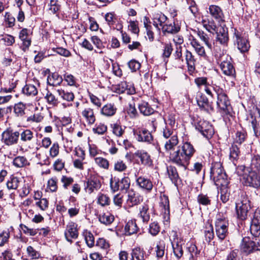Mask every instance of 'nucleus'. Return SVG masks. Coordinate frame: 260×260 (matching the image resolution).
I'll return each mask as SVG.
<instances>
[{
	"instance_id": "nucleus-1",
	"label": "nucleus",
	"mask_w": 260,
	"mask_h": 260,
	"mask_svg": "<svg viewBox=\"0 0 260 260\" xmlns=\"http://www.w3.org/2000/svg\"><path fill=\"white\" fill-rule=\"evenodd\" d=\"M196 150L189 142H185L178 147V149L170 154V158L172 162L186 169Z\"/></svg>"
},
{
	"instance_id": "nucleus-2",
	"label": "nucleus",
	"mask_w": 260,
	"mask_h": 260,
	"mask_svg": "<svg viewBox=\"0 0 260 260\" xmlns=\"http://www.w3.org/2000/svg\"><path fill=\"white\" fill-rule=\"evenodd\" d=\"M213 91L217 96L216 106L217 112L226 122L233 116V110L231 102L225 90L218 85L213 86Z\"/></svg>"
},
{
	"instance_id": "nucleus-3",
	"label": "nucleus",
	"mask_w": 260,
	"mask_h": 260,
	"mask_svg": "<svg viewBox=\"0 0 260 260\" xmlns=\"http://www.w3.org/2000/svg\"><path fill=\"white\" fill-rule=\"evenodd\" d=\"M213 55L222 73L226 76L235 78L236 71L231 56L225 53L224 50L218 48L214 49Z\"/></svg>"
},
{
	"instance_id": "nucleus-4",
	"label": "nucleus",
	"mask_w": 260,
	"mask_h": 260,
	"mask_svg": "<svg viewBox=\"0 0 260 260\" xmlns=\"http://www.w3.org/2000/svg\"><path fill=\"white\" fill-rule=\"evenodd\" d=\"M210 178L218 188L219 186L229 185V180L223 169L222 164L219 161L212 163L210 168Z\"/></svg>"
},
{
	"instance_id": "nucleus-5",
	"label": "nucleus",
	"mask_w": 260,
	"mask_h": 260,
	"mask_svg": "<svg viewBox=\"0 0 260 260\" xmlns=\"http://www.w3.org/2000/svg\"><path fill=\"white\" fill-rule=\"evenodd\" d=\"M251 208V202L248 196L245 194H242L240 201L236 204L237 218L241 220H246Z\"/></svg>"
},
{
	"instance_id": "nucleus-6",
	"label": "nucleus",
	"mask_w": 260,
	"mask_h": 260,
	"mask_svg": "<svg viewBox=\"0 0 260 260\" xmlns=\"http://www.w3.org/2000/svg\"><path fill=\"white\" fill-rule=\"evenodd\" d=\"M161 132L163 137L167 139L164 145L165 149L170 154L171 151L174 150L179 143L178 137L171 128H163Z\"/></svg>"
},
{
	"instance_id": "nucleus-7",
	"label": "nucleus",
	"mask_w": 260,
	"mask_h": 260,
	"mask_svg": "<svg viewBox=\"0 0 260 260\" xmlns=\"http://www.w3.org/2000/svg\"><path fill=\"white\" fill-rule=\"evenodd\" d=\"M229 225V221L226 218L221 216L220 214L217 215L215 221V228L216 235L219 240L222 241L228 236Z\"/></svg>"
},
{
	"instance_id": "nucleus-8",
	"label": "nucleus",
	"mask_w": 260,
	"mask_h": 260,
	"mask_svg": "<svg viewBox=\"0 0 260 260\" xmlns=\"http://www.w3.org/2000/svg\"><path fill=\"white\" fill-rule=\"evenodd\" d=\"M232 31L234 43L237 45L238 50L242 53L248 52L250 45L248 39L244 37L243 32L236 28H232Z\"/></svg>"
},
{
	"instance_id": "nucleus-9",
	"label": "nucleus",
	"mask_w": 260,
	"mask_h": 260,
	"mask_svg": "<svg viewBox=\"0 0 260 260\" xmlns=\"http://www.w3.org/2000/svg\"><path fill=\"white\" fill-rule=\"evenodd\" d=\"M170 240L173 250V253L177 259H180L183 256V240L179 238L176 231H172L170 234Z\"/></svg>"
},
{
	"instance_id": "nucleus-10",
	"label": "nucleus",
	"mask_w": 260,
	"mask_h": 260,
	"mask_svg": "<svg viewBox=\"0 0 260 260\" xmlns=\"http://www.w3.org/2000/svg\"><path fill=\"white\" fill-rule=\"evenodd\" d=\"M240 250L245 255L256 251H260V242H255L249 238H243L240 244Z\"/></svg>"
},
{
	"instance_id": "nucleus-11",
	"label": "nucleus",
	"mask_w": 260,
	"mask_h": 260,
	"mask_svg": "<svg viewBox=\"0 0 260 260\" xmlns=\"http://www.w3.org/2000/svg\"><path fill=\"white\" fill-rule=\"evenodd\" d=\"M138 174V173H135L136 183L137 187L143 191L151 192L154 187L152 180L145 176H139Z\"/></svg>"
},
{
	"instance_id": "nucleus-12",
	"label": "nucleus",
	"mask_w": 260,
	"mask_h": 260,
	"mask_svg": "<svg viewBox=\"0 0 260 260\" xmlns=\"http://www.w3.org/2000/svg\"><path fill=\"white\" fill-rule=\"evenodd\" d=\"M248 174H245L243 179L245 185L258 188L260 187V175L259 172L247 170Z\"/></svg>"
},
{
	"instance_id": "nucleus-13",
	"label": "nucleus",
	"mask_w": 260,
	"mask_h": 260,
	"mask_svg": "<svg viewBox=\"0 0 260 260\" xmlns=\"http://www.w3.org/2000/svg\"><path fill=\"white\" fill-rule=\"evenodd\" d=\"M196 129L207 139L211 138L214 133L212 125L207 121L200 119L195 123Z\"/></svg>"
},
{
	"instance_id": "nucleus-14",
	"label": "nucleus",
	"mask_w": 260,
	"mask_h": 260,
	"mask_svg": "<svg viewBox=\"0 0 260 260\" xmlns=\"http://www.w3.org/2000/svg\"><path fill=\"white\" fill-rule=\"evenodd\" d=\"M20 134L18 131L7 128L2 135V142L7 146H11L17 143Z\"/></svg>"
},
{
	"instance_id": "nucleus-15",
	"label": "nucleus",
	"mask_w": 260,
	"mask_h": 260,
	"mask_svg": "<svg viewBox=\"0 0 260 260\" xmlns=\"http://www.w3.org/2000/svg\"><path fill=\"white\" fill-rule=\"evenodd\" d=\"M133 134L136 140L139 142L150 144L153 141V137L151 133L145 128L134 129Z\"/></svg>"
},
{
	"instance_id": "nucleus-16",
	"label": "nucleus",
	"mask_w": 260,
	"mask_h": 260,
	"mask_svg": "<svg viewBox=\"0 0 260 260\" xmlns=\"http://www.w3.org/2000/svg\"><path fill=\"white\" fill-rule=\"evenodd\" d=\"M31 34L30 30L26 28H23L19 32L18 38L21 42L20 48L24 52L29 50L31 45Z\"/></svg>"
},
{
	"instance_id": "nucleus-17",
	"label": "nucleus",
	"mask_w": 260,
	"mask_h": 260,
	"mask_svg": "<svg viewBox=\"0 0 260 260\" xmlns=\"http://www.w3.org/2000/svg\"><path fill=\"white\" fill-rule=\"evenodd\" d=\"M251 234L255 237H258L260 235V210H255L251 216L250 226Z\"/></svg>"
},
{
	"instance_id": "nucleus-18",
	"label": "nucleus",
	"mask_w": 260,
	"mask_h": 260,
	"mask_svg": "<svg viewBox=\"0 0 260 260\" xmlns=\"http://www.w3.org/2000/svg\"><path fill=\"white\" fill-rule=\"evenodd\" d=\"M101 187V183L99 178L96 176H90L86 181L85 189L90 194L98 190Z\"/></svg>"
},
{
	"instance_id": "nucleus-19",
	"label": "nucleus",
	"mask_w": 260,
	"mask_h": 260,
	"mask_svg": "<svg viewBox=\"0 0 260 260\" xmlns=\"http://www.w3.org/2000/svg\"><path fill=\"white\" fill-rule=\"evenodd\" d=\"M194 83L199 88H201L202 86L204 87V90L206 93L211 98H214V94L213 93V86L217 85L215 84L212 83L210 84L207 81V78L206 77H198L194 79Z\"/></svg>"
},
{
	"instance_id": "nucleus-20",
	"label": "nucleus",
	"mask_w": 260,
	"mask_h": 260,
	"mask_svg": "<svg viewBox=\"0 0 260 260\" xmlns=\"http://www.w3.org/2000/svg\"><path fill=\"white\" fill-rule=\"evenodd\" d=\"M78 234L77 224L74 222H69L64 232L66 240L71 243L73 242V239H76L78 238Z\"/></svg>"
},
{
	"instance_id": "nucleus-21",
	"label": "nucleus",
	"mask_w": 260,
	"mask_h": 260,
	"mask_svg": "<svg viewBox=\"0 0 260 260\" xmlns=\"http://www.w3.org/2000/svg\"><path fill=\"white\" fill-rule=\"evenodd\" d=\"M197 102L198 105L202 111L208 113H211L214 111L213 103L210 102L208 98L204 94H202L197 98Z\"/></svg>"
},
{
	"instance_id": "nucleus-22",
	"label": "nucleus",
	"mask_w": 260,
	"mask_h": 260,
	"mask_svg": "<svg viewBox=\"0 0 260 260\" xmlns=\"http://www.w3.org/2000/svg\"><path fill=\"white\" fill-rule=\"evenodd\" d=\"M185 61L187 64L188 73L192 75L196 70V58L192 53L189 50L186 49L184 53Z\"/></svg>"
},
{
	"instance_id": "nucleus-23",
	"label": "nucleus",
	"mask_w": 260,
	"mask_h": 260,
	"mask_svg": "<svg viewBox=\"0 0 260 260\" xmlns=\"http://www.w3.org/2000/svg\"><path fill=\"white\" fill-rule=\"evenodd\" d=\"M134 155L140 159L141 165L146 167H151L153 165V161L150 154L144 150H138Z\"/></svg>"
},
{
	"instance_id": "nucleus-24",
	"label": "nucleus",
	"mask_w": 260,
	"mask_h": 260,
	"mask_svg": "<svg viewBox=\"0 0 260 260\" xmlns=\"http://www.w3.org/2000/svg\"><path fill=\"white\" fill-rule=\"evenodd\" d=\"M162 34L164 35L167 34L174 35L178 33L180 30V26L176 23L175 20L174 19L172 21L169 19L167 22H166L164 26L161 28Z\"/></svg>"
},
{
	"instance_id": "nucleus-25",
	"label": "nucleus",
	"mask_w": 260,
	"mask_h": 260,
	"mask_svg": "<svg viewBox=\"0 0 260 260\" xmlns=\"http://www.w3.org/2000/svg\"><path fill=\"white\" fill-rule=\"evenodd\" d=\"M188 40L196 53L200 57L206 58L207 57L205 49L199 41L192 35L189 36Z\"/></svg>"
},
{
	"instance_id": "nucleus-26",
	"label": "nucleus",
	"mask_w": 260,
	"mask_h": 260,
	"mask_svg": "<svg viewBox=\"0 0 260 260\" xmlns=\"http://www.w3.org/2000/svg\"><path fill=\"white\" fill-rule=\"evenodd\" d=\"M215 32L216 41L223 46H227L229 40L228 28L221 26Z\"/></svg>"
},
{
	"instance_id": "nucleus-27",
	"label": "nucleus",
	"mask_w": 260,
	"mask_h": 260,
	"mask_svg": "<svg viewBox=\"0 0 260 260\" xmlns=\"http://www.w3.org/2000/svg\"><path fill=\"white\" fill-rule=\"evenodd\" d=\"M143 197L139 193H136L133 191H129L127 194L126 204L129 207H133L139 205L143 202Z\"/></svg>"
},
{
	"instance_id": "nucleus-28",
	"label": "nucleus",
	"mask_w": 260,
	"mask_h": 260,
	"mask_svg": "<svg viewBox=\"0 0 260 260\" xmlns=\"http://www.w3.org/2000/svg\"><path fill=\"white\" fill-rule=\"evenodd\" d=\"M159 209L165 218L170 214V204L168 197L164 194L160 197Z\"/></svg>"
},
{
	"instance_id": "nucleus-29",
	"label": "nucleus",
	"mask_w": 260,
	"mask_h": 260,
	"mask_svg": "<svg viewBox=\"0 0 260 260\" xmlns=\"http://www.w3.org/2000/svg\"><path fill=\"white\" fill-rule=\"evenodd\" d=\"M210 14L218 22H223L224 15L221 8L216 5H211L209 8Z\"/></svg>"
},
{
	"instance_id": "nucleus-30",
	"label": "nucleus",
	"mask_w": 260,
	"mask_h": 260,
	"mask_svg": "<svg viewBox=\"0 0 260 260\" xmlns=\"http://www.w3.org/2000/svg\"><path fill=\"white\" fill-rule=\"evenodd\" d=\"M131 260H146L148 255L143 248L140 247L132 249Z\"/></svg>"
},
{
	"instance_id": "nucleus-31",
	"label": "nucleus",
	"mask_w": 260,
	"mask_h": 260,
	"mask_svg": "<svg viewBox=\"0 0 260 260\" xmlns=\"http://www.w3.org/2000/svg\"><path fill=\"white\" fill-rule=\"evenodd\" d=\"M149 209V206L146 203H144L139 208L138 217L142 219L143 222L144 223H147L150 220V215Z\"/></svg>"
},
{
	"instance_id": "nucleus-32",
	"label": "nucleus",
	"mask_w": 260,
	"mask_h": 260,
	"mask_svg": "<svg viewBox=\"0 0 260 260\" xmlns=\"http://www.w3.org/2000/svg\"><path fill=\"white\" fill-rule=\"evenodd\" d=\"M167 173L172 182L177 186L178 183L181 182V179L176 168L174 166H169L167 167Z\"/></svg>"
},
{
	"instance_id": "nucleus-33",
	"label": "nucleus",
	"mask_w": 260,
	"mask_h": 260,
	"mask_svg": "<svg viewBox=\"0 0 260 260\" xmlns=\"http://www.w3.org/2000/svg\"><path fill=\"white\" fill-rule=\"evenodd\" d=\"M81 114L88 124H93L95 121V116L93 110L91 108H85L82 111Z\"/></svg>"
},
{
	"instance_id": "nucleus-34",
	"label": "nucleus",
	"mask_w": 260,
	"mask_h": 260,
	"mask_svg": "<svg viewBox=\"0 0 260 260\" xmlns=\"http://www.w3.org/2000/svg\"><path fill=\"white\" fill-rule=\"evenodd\" d=\"M117 111V108L114 104L108 103L101 109V114L106 117L114 115Z\"/></svg>"
},
{
	"instance_id": "nucleus-35",
	"label": "nucleus",
	"mask_w": 260,
	"mask_h": 260,
	"mask_svg": "<svg viewBox=\"0 0 260 260\" xmlns=\"http://www.w3.org/2000/svg\"><path fill=\"white\" fill-rule=\"evenodd\" d=\"M201 23L208 31L213 34L218 29L214 21L212 19L208 18L203 19Z\"/></svg>"
},
{
	"instance_id": "nucleus-36",
	"label": "nucleus",
	"mask_w": 260,
	"mask_h": 260,
	"mask_svg": "<svg viewBox=\"0 0 260 260\" xmlns=\"http://www.w3.org/2000/svg\"><path fill=\"white\" fill-rule=\"evenodd\" d=\"M140 112L144 116H149L154 113V109L146 102L142 101L138 105Z\"/></svg>"
},
{
	"instance_id": "nucleus-37",
	"label": "nucleus",
	"mask_w": 260,
	"mask_h": 260,
	"mask_svg": "<svg viewBox=\"0 0 260 260\" xmlns=\"http://www.w3.org/2000/svg\"><path fill=\"white\" fill-rule=\"evenodd\" d=\"M62 77L56 72L53 73L47 78L48 84L53 86H59L62 82Z\"/></svg>"
},
{
	"instance_id": "nucleus-38",
	"label": "nucleus",
	"mask_w": 260,
	"mask_h": 260,
	"mask_svg": "<svg viewBox=\"0 0 260 260\" xmlns=\"http://www.w3.org/2000/svg\"><path fill=\"white\" fill-rule=\"evenodd\" d=\"M168 19V18L164 14L162 13H156L154 15L153 18L154 25L159 30L158 25L161 28L162 27L166 22H167Z\"/></svg>"
},
{
	"instance_id": "nucleus-39",
	"label": "nucleus",
	"mask_w": 260,
	"mask_h": 260,
	"mask_svg": "<svg viewBox=\"0 0 260 260\" xmlns=\"http://www.w3.org/2000/svg\"><path fill=\"white\" fill-rule=\"evenodd\" d=\"M98 218L101 223L106 225H110L114 220V216L108 212L100 214Z\"/></svg>"
},
{
	"instance_id": "nucleus-40",
	"label": "nucleus",
	"mask_w": 260,
	"mask_h": 260,
	"mask_svg": "<svg viewBox=\"0 0 260 260\" xmlns=\"http://www.w3.org/2000/svg\"><path fill=\"white\" fill-rule=\"evenodd\" d=\"M22 93L28 96H34L38 94L37 87L31 84H26L22 89Z\"/></svg>"
},
{
	"instance_id": "nucleus-41",
	"label": "nucleus",
	"mask_w": 260,
	"mask_h": 260,
	"mask_svg": "<svg viewBox=\"0 0 260 260\" xmlns=\"http://www.w3.org/2000/svg\"><path fill=\"white\" fill-rule=\"evenodd\" d=\"M125 234L131 235L137 233L139 228L135 220H129L125 225L124 228Z\"/></svg>"
},
{
	"instance_id": "nucleus-42",
	"label": "nucleus",
	"mask_w": 260,
	"mask_h": 260,
	"mask_svg": "<svg viewBox=\"0 0 260 260\" xmlns=\"http://www.w3.org/2000/svg\"><path fill=\"white\" fill-rule=\"evenodd\" d=\"M240 154V151L238 146L233 143L230 148V159L234 163L239 159Z\"/></svg>"
},
{
	"instance_id": "nucleus-43",
	"label": "nucleus",
	"mask_w": 260,
	"mask_h": 260,
	"mask_svg": "<svg viewBox=\"0 0 260 260\" xmlns=\"http://www.w3.org/2000/svg\"><path fill=\"white\" fill-rule=\"evenodd\" d=\"M165 122L166 125L164 128H171L172 131L174 132L175 127L177 126L175 114L169 113L167 118L165 119Z\"/></svg>"
},
{
	"instance_id": "nucleus-44",
	"label": "nucleus",
	"mask_w": 260,
	"mask_h": 260,
	"mask_svg": "<svg viewBox=\"0 0 260 260\" xmlns=\"http://www.w3.org/2000/svg\"><path fill=\"white\" fill-rule=\"evenodd\" d=\"M247 170L260 172V156L258 155H255L251 158L250 167Z\"/></svg>"
},
{
	"instance_id": "nucleus-45",
	"label": "nucleus",
	"mask_w": 260,
	"mask_h": 260,
	"mask_svg": "<svg viewBox=\"0 0 260 260\" xmlns=\"http://www.w3.org/2000/svg\"><path fill=\"white\" fill-rule=\"evenodd\" d=\"M19 134L20 140L23 142H30L34 138L33 132L29 129H22Z\"/></svg>"
},
{
	"instance_id": "nucleus-46",
	"label": "nucleus",
	"mask_w": 260,
	"mask_h": 260,
	"mask_svg": "<svg viewBox=\"0 0 260 260\" xmlns=\"http://www.w3.org/2000/svg\"><path fill=\"white\" fill-rule=\"evenodd\" d=\"M247 136V133L245 131H238L235 134L233 143L241 145L246 140Z\"/></svg>"
},
{
	"instance_id": "nucleus-47",
	"label": "nucleus",
	"mask_w": 260,
	"mask_h": 260,
	"mask_svg": "<svg viewBox=\"0 0 260 260\" xmlns=\"http://www.w3.org/2000/svg\"><path fill=\"white\" fill-rule=\"evenodd\" d=\"M57 92L62 100L68 102H72L75 98L74 94L72 92L66 91L61 88L58 89Z\"/></svg>"
},
{
	"instance_id": "nucleus-48",
	"label": "nucleus",
	"mask_w": 260,
	"mask_h": 260,
	"mask_svg": "<svg viewBox=\"0 0 260 260\" xmlns=\"http://www.w3.org/2000/svg\"><path fill=\"white\" fill-rule=\"evenodd\" d=\"M182 47L181 46H177L176 47L175 52L174 54L175 59L178 63L179 67L182 68L184 67L185 62L182 56Z\"/></svg>"
},
{
	"instance_id": "nucleus-49",
	"label": "nucleus",
	"mask_w": 260,
	"mask_h": 260,
	"mask_svg": "<svg viewBox=\"0 0 260 260\" xmlns=\"http://www.w3.org/2000/svg\"><path fill=\"white\" fill-rule=\"evenodd\" d=\"M10 232L9 229L3 230L0 233V247H3L9 242Z\"/></svg>"
},
{
	"instance_id": "nucleus-50",
	"label": "nucleus",
	"mask_w": 260,
	"mask_h": 260,
	"mask_svg": "<svg viewBox=\"0 0 260 260\" xmlns=\"http://www.w3.org/2000/svg\"><path fill=\"white\" fill-rule=\"evenodd\" d=\"M26 108V105L22 102L15 104L14 106V112L17 117H22L25 114V110Z\"/></svg>"
},
{
	"instance_id": "nucleus-51",
	"label": "nucleus",
	"mask_w": 260,
	"mask_h": 260,
	"mask_svg": "<svg viewBox=\"0 0 260 260\" xmlns=\"http://www.w3.org/2000/svg\"><path fill=\"white\" fill-rule=\"evenodd\" d=\"M166 244L163 240L157 242L155 247L156 257L158 258H162L165 254Z\"/></svg>"
},
{
	"instance_id": "nucleus-52",
	"label": "nucleus",
	"mask_w": 260,
	"mask_h": 260,
	"mask_svg": "<svg viewBox=\"0 0 260 260\" xmlns=\"http://www.w3.org/2000/svg\"><path fill=\"white\" fill-rule=\"evenodd\" d=\"M13 164L16 167L22 168L27 165H29V163L27 159L24 156H17L13 161Z\"/></svg>"
},
{
	"instance_id": "nucleus-53",
	"label": "nucleus",
	"mask_w": 260,
	"mask_h": 260,
	"mask_svg": "<svg viewBox=\"0 0 260 260\" xmlns=\"http://www.w3.org/2000/svg\"><path fill=\"white\" fill-rule=\"evenodd\" d=\"M131 180L128 177H124L119 180L120 190L123 192H126L129 189Z\"/></svg>"
},
{
	"instance_id": "nucleus-54",
	"label": "nucleus",
	"mask_w": 260,
	"mask_h": 260,
	"mask_svg": "<svg viewBox=\"0 0 260 260\" xmlns=\"http://www.w3.org/2000/svg\"><path fill=\"white\" fill-rule=\"evenodd\" d=\"M220 190V200L224 203H226L230 198V192L228 185L219 186Z\"/></svg>"
},
{
	"instance_id": "nucleus-55",
	"label": "nucleus",
	"mask_w": 260,
	"mask_h": 260,
	"mask_svg": "<svg viewBox=\"0 0 260 260\" xmlns=\"http://www.w3.org/2000/svg\"><path fill=\"white\" fill-rule=\"evenodd\" d=\"M21 181L17 177L12 176L8 180L7 186L9 189H16L20 185Z\"/></svg>"
},
{
	"instance_id": "nucleus-56",
	"label": "nucleus",
	"mask_w": 260,
	"mask_h": 260,
	"mask_svg": "<svg viewBox=\"0 0 260 260\" xmlns=\"http://www.w3.org/2000/svg\"><path fill=\"white\" fill-rule=\"evenodd\" d=\"M112 133L117 137H121L124 133V128H123L120 122H116L111 124Z\"/></svg>"
},
{
	"instance_id": "nucleus-57",
	"label": "nucleus",
	"mask_w": 260,
	"mask_h": 260,
	"mask_svg": "<svg viewBox=\"0 0 260 260\" xmlns=\"http://www.w3.org/2000/svg\"><path fill=\"white\" fill-rule=\"evenodd\" d=\"M83 235L87 245L89 247H92L94 245V238L93 234L89 231L85 230Z\"/></svg>"
},
{
	"instance_id": "nucleus-58",
	"label": "nucleus",
	"mask_w": 260,
	"mask_h": 260,
	"mask_svg": "<svg viewBox=\"0 0 260 260\" xmlns=\"http://www.w3.org/2000/svg\"><path fill=\"white\" fill-rule=\"evenodd\" d=\"M197 201L200 205L207 206L211 204L210 197L207 194L200 193L197 197Z\"/></svg>"
},
{
	"instance_id": "nucleus-59",
	"label": "nucleus",
	"mask_w": 260,
	"mask_h": 260,
	"mask_svg": "<svg viewBox=\"0 0 260 260\" xmlns=\"http://www.w3.org/2000/svg\"><path fill=\"white\" fill-rule=\"evenodd\" d=\"M204 233L205 240L207 243H209L214 237L213 228L212 225L206 227Z\"/></svg>"
},
{
	"instance_id": "nucleus-60",
	"label": "nucleus",
	"mask_w": 260,
	"mask_h": 260,
	"mask_svg": "<svg viewBox=\"0 0 260 260\" xmlns=\"http://www.w3.org/2000/svg\"><path fill=\"white\" fill-rule=\"evenodd\" d=\"M197 35L200 39L209 49L212 48V44L210 42V38L207 34L202 30H198Z\"/></svg>"
},
{
	"instance_id": "nucleus-61",
	"label": "nucleus",
	"mask_w": 260,
	"mask_h": 260,
	"mask_svg": "<svg viewBox=\"0 0 260 260\" xmlns=\"http://www.w3.org/2000/svg\"><path fill=\"white\" fill-rule=\"evenodd\" d=\"M97 203L102 206H105L110 204V200L108 196L100 192L98 195Z\"/></svg>"
},
{
	"instance_id": "nucleus-62",
	"label": "nucleus",
	"mask_w": 260,
	"mask_h": 260,
	"mask_svg": "<svg viewBox=\"0 0 260 260\" xmlns=\"http://www.w3.org/2000/svg\"><path fill=\"white\" fill-rule=\"evenodd\" d=\"M58 179L56 177H52L47 182V189L51 192H56L57 190Z\"/></svg>"
},
{
	"instance_id": "nucleus-63",
	"label": "nucleus",
	"mask_w": 260,
	"mask_h": 260,
	"mask_svg": "<svg viewBox=\"0 0 260 260\" xmlns=\"http://www.w3.org/2000/svg\"><path fill=\"white\" fill-rule=\"evenodd\" d=\"M45 99H46L47 103L52 106H57L59 103L57 98H56L55 96L49 91H47L46 95L45 96Z\"/></svg>"
},
{
	"instance_id": "nucleus-64",
	"label": "nucleus",
	"mask_w": 260,
	"mask_h": 260,
	"mask_svg": "<svg viewBox=\"0 0 260 260\" xmlns=\"http://www.w3.org/2000/svg\"><path fill=\"white\" fill-rule=\"evenodd\" d=\"M5 20L7 27L12 28L15 24V18L9 12H6Z\"/></svg>"
}]
</instances>
